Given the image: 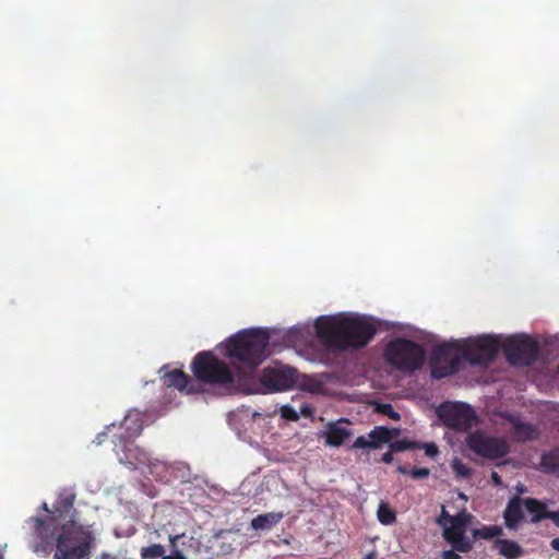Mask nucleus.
Wrapping results in <instances>:
<instances>
[{"instance_id": "nucleus-1", "label": "nucleus", "mask_w": 559, "mask_h": 559, "mask_svg": "<svg viewBox=\"0 0 559 559\" xmlns=\"http://www.w3.org/2000/svg\"><path fill=\"white\" fill-rule=\"evenodd\" d=\"M245 366V330L238 331L213 350L198 353L191 371L197 385H207L219 394L230 395L241 392Z\"/></svg>"}, {"instance_id": "nucleus-2", "label": "nucleus", "mask_w": 559, "mask_h": 559, "mask_svg": "<svg viewBox=\"0 0 559 559\" xmlns=\"http://www.w3.org/2000/svg\"><path fill=\"white\" fill-rule=\"evenodd\" d=\"M66 522L47 525L41 520H29L34 528L33 551L47 556L56 543L55 559H90L91 549L96 544V536L91 526L82 525L76 519H67Z\"/></svg>"}, {"instance_id": "nucleus-3", "label": "nucleus", "mask_w": 559, "mask_h": 559, "mask_svg": "<svg viewBox=\"0 0 559 559\" xmlns=\"http://www.w3.org/2000/svg\"><path fill=\"white\" fill-rule=\"evenodd\" d=\"M316 326L320 341L333 350L364 347L376 334V324L367 317L320 318Z\"/></svg>"}, {"instance_id": "nucleus-4", "label": "nucleus", "mask_w": 559, "mask_h": 559, "mask_svg": "<svg viewBox=\"0 0 559 559\" xmlns=\"http://www.w3.org/2000/svg\"><path fill=\"white\" fill-rule=\"evenodd\" d=\"M472 515L465 511L451 515L445 507H442L438 524L442 527L444 539L453 546L455 550L468 551L473 547L471 528Z\"/></svg>"}, {"instance_id": "nucleus-5", "label": "nucleus", "mask_w": 559, "mask_h": 559, "mask_svg": "<svg viewBox=\"0 0 559 559\" xmlns=\"http://www.w3.org/2000/svg\"><path fill=\"white\" fill-rule=\"evenodd\" d=\"M296 381L297 372L294 368L276 364L263 370L259 382L247 377V394L285 391L290 389Z\"/></svg>"}, {"instance_id": "nucleus-6", "label": "nucleus", "mask_w": 559, "mask_h": 559, "mask_svg": "<svg viewBox=\"0 0 559 559\" xmlns=\"http://www.w3.org/2000/svg\"><path fill=\"white\" fill-rule=\"evenodd\" d=\"M384 356L390 365L402 371H414L425 361L423 347L405 338H396L389 343Z\"/></svg>"}, {"instance_id": "nucleus-7", "label": "nucleus", "mask_w": 559, "mask_h": 559, "mask_svg": "<svg viewBox=\"0 0 559 559\" xmlns=\"http://www.w3.org/2000/svg\"><path fill=\"white\" fill-rule=\"evenodd\" d=\"M465 360L473 365L488 364L499 349L498 335H481L460 343Z\"/></svg>"}, {"instance_id": "nucleus-8", "label": "nucleus", "mask_w": 559, "mask_h": 559, "mask_svg": "<svg viewBox=\"0 0 559 559\" xmlns=\"http://www.w3.org/2000/svg\"><path fill=\"white\" fill-rule=\"evenodd\" d=\"M466 447L477 456L496 460L509 452L508 442L485 431L476 430L467 435Z\"/></svg>"}, {"instance_id": "nucleus-9", "label": "nucleus", "mask_w": 559, "mask_h": 559, "mask_svg": "<svg viewBox=\"0 0 559 559\" xmlns=\"http://www.w3.org/2000/svg\"><path fill=\"white\" fill-rule=\"evenodd\" d=\"M117 429L116 424H111L107 427L108 431ZM119 430H123L117 441H115V451L120 456L132 455L134 450L132 439L138 437L142 431V414L139 411H131L124 417V420L118 426Z\"/></svg>"}, {"instance_id": "nucleus-10", "label": "nucleus", "mask_w": 559, "mask_h": 559, "mask_svg": "<svg viewBox=\"0 0 559 559\" xmlns=\"http://www.w3.org/2000/svg\"><path fill=\"white\" fill-rule=\"evenodd\" d=\"M462 359L464 358L459 342L437 346L431 358L432 377L442 378L451 374L459 368Z\"/></svg>"}, {"instance_id": "nucleus-11", "label": "nucleus", "mask_w": 559, "mask_h": 559, "mask_svg": "<svg viewBox=\"0 0 559 559\" xmlns=\"http://www.w3.org/2000/svg\"><path fill=\"white\" fill-rule=\"evenodd\" d=\"M499 348H503L514 364H530L536 355L535 342L525 334L510 336L498 335Z\"/></svg>"}, {"instance_id": "nucleus-12", "label": "nucleus", "mask_w": 559, "mask_h": 559, "mask_svg": "<svg viewBox=\"0 0 559 559\" xmlns=\"http://www.w3.org/2000/svg\"><path fill=\"white\" fill-rule=\"evenodd\" d=\"M437 414L445 426L453 429H467L476 423L473 409L464 403H443Z\"/></svg>"}, {"instance_id": "nucleus-13", "label": "nucleus", "mask_w": 559, "mask_h": 559, "mask_svg": "<svg viewBox=\"0 0 559 559\" xmlns=\"http://www.w3.org/2000/svg\"><path fill=\"white\" fill-rule=\"evenodd\" d=\"M134 454L120 456L119 462L122 464H129L134 468H142L143 466H147L148 472L154 475L156 478L162 480H169L171 467L157 459L152 460L150 454L140 449H135Z\"/></svg>"}, {"instance_id": "nucleus-14", "label": "nucleus", "mask_w": 559, "mask_h": 559, "mask_svg": "<svg viewBox=\"0 0 559 559\" xmlns=\"http://www.w3.org/2000/svg\"><path fill=\"white\" fill-rule=\"evenodd\" d=\"M74 498L75 495L72 489H62L58 495V500L53 504L52 511H50L48 509V504L44 502L43 509L48 513V515L47 519L41 522L51 526L66 522V516L67 519H76L75 512L72 509Z\"/></svg>"}, {"instance_id": "nucleus-15", "label": "nucleus", "mask_w": 559, "mask_h": 559, "mask_svg": "<svg viewBox=\"0 0 559 559\" xmlns=\"http://www.w3.org/2000/svg\"><path fill=\"white\" fill-rule=\"evenodd\" d=\"M270 354L267 332L262 329L247 330V367L260 364Z\"/></svg>"}, {"instance_id": "nucleus-16", "label": "nucleus", "mask_w": 559, "mask_h": 559, "mask_svg": "<svg viewBox=\"0 0 559 559\" xmlns=\"http://www.w3.org/2000/svg\"><path fill=\"white\" fill-rule=\"evenodd\" d=\"M400 435L399 429H388L383 426H378L372 429L368 435L358 437L353 448L355 449H378L382 444L390 442L393 438Z\"/></svg>"}, {"instance_id": "nucleus-17", "label": "nucleus", "mask_w": 559, "mask_h": 559, "mask_svg": "<svg viewBox=\"0 0 559 559\" xmlns=\"http://www.w3.org/2000/svg\"><path fill=\"white\" fill-rule=\"evenodd\" d=\"M166 367H162L159 369L160 378L166 386H174L181 392H186L187 394L199 393L202 389L197 385V383L192 380H189L188 376L180 369H174L169 372H166Z\"/></svg>"}, {"instance_id": "nucleus-18", "label": "nucleus", "mask_w": 559, "mask_h": 559, "mask_svg": "<svg viewBox=\"0 0 559 559\" xmlns=\"http://www.w3.org/2000/svg\"><path fill=\"white\" fill-rule=\"evenodd\" d=\"M349 421L346 419H340L331 421L325 426L322 437L324 438L325 444L330 447H340L346 440L353 436V431L349 429Z\"/></svg>"}, {"instance_id": "nucleus-19", "label": "nucleus", "mask_w": 559, "mask_h": 559, "mask_svg": "<svg viewBox=\"0 0 559 559\" xmlns=\"http://www.w3.org/2000/svg\"><path fill=\"white\" fill-rule=\"evenodd\" d=\"M332 381L333 377L328 373L304 376L300 385L302 390L312 394H329V386Z\"/></svg>"}, {"instance_id": "nucleus-20", "label": "nucleus", "mask_w": 559, "mask_h": 559, "mask_svg": "<svg viewBox=\"0 0 559 559\" xmlns=\"http://www.w3.org/2000/svg\"><path fill=\"white\" fill-rule=\"evenodd\" d=\"M283 516L282 512L260 514L251 521V526L255 531H269L275 526Z\"/></svg>"}, {"instance_id": "nucleus-21", "label": "nucleus", "mask_w": 559, "mask_h": 559, "mask_svg": "<svg viewBox=\"0 0 559 559\" xmlns=\"http://www.w3.org/2000/svg\"><path fill=\"white\" fill-rule=\"evenodd\" d=\"M523 508L522 502L520 500L511 501L506 511H504V520L508 527H515L520 520L523 518Z\"/></svg>"}, {"instance_id": "nucleus-22", "label": "nucleus", "mask_w": 559, "mask_h": 559, "mask_svg": "<svg viewBox=\"0 0 559 559\" xmlns=\"http://www.w3.org/2000/svg\"><path fill=\"white\" fill-rule=\"evenodd\" d=\"M514 436L520 441H526L537 437L538 431L535 427L522 423L519 419H512Z\"/></svg>"}, {"instance_id": "nucleus-23", "label": "nucleus", "mask_w": 559, "mask_h": 559, "mask_svg": "<svg viewBox=\"0 0 559 559\" xmlns=\"http://www.w3.org/2000/svg\"><path fill=\"white\" fill-rule=\"evenodd\" d=\"M496 549L508 559H515L522 555L521 547L510 540H497L495 544Z\"/></svg>"}, {"instance_id": "nucleus-24", "label": "nucleus", "mask_w": 559, "mask_h": 559, "mask_svg": "<svg viewBox=\"0 0 559 559\" xmlns=\"http://www.w3.org/2000/svg\"><path fill=\"white\" fill-rule=\"evenodd\" d=\"M523 504L524 509L528 512L532 521L534 522L548 518L549 515V512L546 511L545 506L537 500L526 499Z\"/></svg>"}, {"instance_id": "nucleus-25", "label": "nucleus", "mask_w": 559, "mask_h": 559, "mask_svg": "<svg viewBox=\"0 0 559 559\" xmlns=\"http://www.w3.org/2000/svg\"><path fill=\"white\" fill-rule=\"evenodd\" d=\"M378 521L383 525H391L395 522V512L385 502H381L377 510Z\"/></svg>"}, {"instance_id": "nucleus-26", "label": "nucleus", "mask_w": 559, "mask_h": 559, "mask_svg": "<svg viewBox=\"0 0 559 559\" xmlns=\"http://www.w3.org/2000/svg\"><path fill=\"white\" fill-rule=\"evenodd\" d=\"M450 465L457 478L467 479L473 474V469L459 457H453Z\"/></svg>"}, {"instance_id": "nucleus-27", "label": "nucleus", "mask_w": 559, "mask_h": 559, "mask_svg": "<svg viewBox=\"0 0 559 559\" xmlns=\"http://www.w3.org/2000/svg\"><path fill=\"white\" fill-rule=\"evenodd\" d=\"M165 549L159 544H152L146 547H142L140 555L142 559H157L164 556Z\"/></svg>"}, {"instance_id": "nucleus-28", "label": "nucleus", "mask_w": 559, "mask_h": 559, "mask_svg": "<svg viewBox=\"0 0 559 559\" xmlns=\"http://www.w3.org/2000/svg\"><path fill=\"white\" fill-rule=\"evenodd\" d=\"M500 533H501V528L498 527V526H495V525L485 526V527L479 528V530H473L472 531V538H473V540L475 538H477V537L489 539V538H492V537H496V536L500 535Z\"/></svg>"}, {"instance_id": "nucleus-29", "label": "nucleus", "mask_w": 559, "mask_h": 559, "mask_svg": "<svg viewBox=\"0 0 559 559\" xmlns=\"http://www.w3.org/2000/svg\"><path fill=\"white\" fill-rule=\"evenodd\" d=\"M243 414L240 411L231 412L228 415V425L236 431L237 436L241 437Z\"/></svg>"}, {"instance_id": "nucleus-30", "label": "nucleus", "mask_w": 559, "mask_h": 559, "mask_svg": "<svg viewBox=\"0 0 559 559\" xmlns=\"http://www.w3.org/2000/svg\"><path fill=\"white\" fill-rule=\"evenodd\" d=\"M281 416L287 420L296 421L299 419V413L290 405H283L280 408Z\"/></svg>"}, {"instance_id": "nucleus-31", "label": "nucleus", "mask_w": 559, "mask_h": 559, "mask_svg": "<svg viewBox=\"0 0 559 559\" xmlns=\"http://www.w3.org/2000/svg\"><path fill=\"white\" fill-rule=\"evenodd\" d=\"M378 413L384 414L388 417L397 420L400 419V415L397 412H395L390 404H376L374 408Z\"/></svg>"}, {"instance_id": "nucleus-32", "label": "nucleus", "mask_w": 559, "mask_h": 559, "mask_svg": "<svg viewBox=\"0 0 559 559\" xmlns=\"http://www.w3.org/2000/svg\"><path fill=\"white\" fill-rule=\"evenodd\" d=\"M424 450L425 454L429 457H436L439 454V449L433 442H426L419 445Z\"/></svg>"}, {"instance_id": "nucleus-33", "label": "nucleus", "mask_w": 559, "mask_h": 559, "mask_svg": "<svg viewBox=\"0 0 559 559\" xmlns=\"http://www.w3.org/2000/svg\"><path fill=\"white\" fill-rule=\"evenodd\" d=\"M412 447H414V444H412L411 442H408L406 440L396 441V442H393L390 444V449L392 451H404Z\"/></svg>"}, {"instance_id": "nucleus-34", "label": "nucleus", "mask_w": 559, "mask_h": 559, "mask_svg": "<svg viewBox=\"0 0 559 559\" xmlns=\"http://www.w3.org/2000/svg\"><path fill=\"white\" fill-rule=\"evenodd\" d=\"M430 474V471L426 467H421V468H414L409 472V475L413 477V478H426L428 477Z\"/></svg>"}, {"instance_id": "nucleus-35", "label": "nucleus", "mask_w": 559, "mask_h": 559, "mask_svg": "<svg viewBox=\"0 0 559 559\" xmlns=\"http://www.w3.org/2000/svg\"><path fill=\"white\" fill-rule=\"evenodd\" d=\"M299 416L310 417L313 414L312 408L308 404H301L299 407Z\"/></svg>"}, {"instance_id": "nucleus-36", "label": "nucleus", "mask_w": 559, "mask_h": 559, "mask_svg": "<svg viewBox=\"0 0 559 559\" xmlns=\"http://www.w3.org/2000/svg\"><path fill=\"white\" fill-rule=\"evenodd\" d=\"M162 559H187L179 549H174L170 555L163 556Z\"/></svg>"}, {"instance_id": "nucleus-37", "label": "nucleus", "mask_w": 559, "mask_h": 559, "mask_svg": "<svg viewBox=\"0 0 559 559\" xmlns=\"http://www.w3.org/2000/svg\"><path fill=\"white\" fill-rule=\"evenodd\" d=\"M442 559H460V556L453 550H447L442 554Z\"/></svg>"}, {"instance_id": "nucleus-38", "label": "nucleus", "mask_w": 559, "mask_h": 559, "mask_svg": "<svg viewBox=\"0 0 559 559\" xmlns=\"http://www.w3.org/2000/svg\"><path fill=\"white\" fill-rule=\"evenodd\" d=\"M181 536H182V535H175V536L170 535V536H169V543H170V546H171L173 550H174V549H178V548L176 547V543H177V540H178Z\"/></svg>"}, {"instance_id": "nucleus-39", "label": "nucleus", "mask_w": 559, "mask_h": 559, "mask_svg": "<svg viewBox=\"0 0 559 559\" xmlns=\"http://www.w3.org/2000/svg\"><path fill=\"white\" fill-rule=\"evenodd\" d=\"M548 518L551 519L557 526H559V512H549Z\"/></svg>"}, {"instance_id": "nucleus-40", "label": "nucleus", "mask_w": 559, "mask_h": 559, "mask_svg": "<svg viewBox=\"0 0 559 559\" xmlns=\"http://www.w3.org/2000/svg\"><path fill=\"white\" fill-rule=\"evenodd\" d=\"M382 461L386 464L391 463L393 461L392 452H386L382 456Z\"/></svg>"}, {"instance_id": "nucleus-41", "label": "nucleus", "mask_w": 559, "mask_h": 559, "mask_svg": "<svg viewBox=\"0 0 559 559\" xmlns=\"http://www.w3.org/2000/svg\"><path fill=\"white\" fill-rule=\"evenodd\" d=\"M491 478H492V480H493V483L496 485H500L501 484V479H500L499 475L496 472L491 473Z\"/></svg>"}, {"instance_id": "nucleus-42", "label": "nucleus", "mask_w": 559, "mask_h": 559, "mask_svg": "<svg viewBox=\"0 0 559 559\" xmlns=\"http://www.w3.org/2000/svg\"><path fill=\"white\" fill-rule=\"evenodd\" d=\"M551 547L556 550H559V538H554L551 540Z\"/></svg>"}, {"instance_id": "nucleus-43", "label": "nucleus", "mask_w": 559, "mask_h": 559, "mask_svg": "<svg viewBox=\"0 0 559 559\" xmlns=\"http://www.w3.org/2000/svg\"><path fill=\"white\" fill-rule=\"evenodd\" d=\"M397 471H399L400 473H402V474H407V473H409V472H408L405 467H403V466H399V467H397Z\"/></svg>"}, {"instance_id": "nucleus-44", "label": "nucleus", "mask_w": 559, "mask_h": 559, "mask_svg": "<svg viewBox=\"0 0 559 559\" xmlns=\"http://www.w3.org/2000/svg\"><path fill=\"white\" fill-rule=\"evenodd\" d=\"M457 498H459L460 500H462V502H465V501H466V499H467V498H466V496H465L464 493H462V492H460V493L457 495Z\"/></svg>"}, {"instance_id": "nucleus-45", "label": "nucleus", "mask_w": 559, "mask_h": 559, "mask_svg": "<svg viewBox=\"0 0 559 559\" xmlns=\"http://www.w3.org/2000/svg\"><path fill=\"white\" fill-rule=\"evenodd\" d=\"M374 558H376L374 554H373V552H370V554H368V555L366 556V558H365V559H374Z\"/></svg>"}, {"instance_id": "nucleus-46", "label": "nucleus", "mask_w": 559, "mask_h": 559, "mask_svg": "<svg viewBox=\"0 0 559 559\" xmlns=\"http://www.w3.org/2000/svg\"><path fill=\"white\" fill-rule=\"evenodd\" d=\"M102 559H116V557H111V556L105 554L102 556Z\"/></svg>"}, {"instance_id": "nucleus-47", "label": "nucleus", "mask_w": 559, "mask_h": 559, "mask_svg": "<svg viewBox=\"0 0 559 559\" xmlns=\"http://www.w3.org/2000/svg\"><path fill=\"white\" fill-rule=\"evenodd\" d=\"M100 436H102V435H99V436L96 438V440H97V443H98V444H99V443H102Z\"/></svg>"}]
</instances>
